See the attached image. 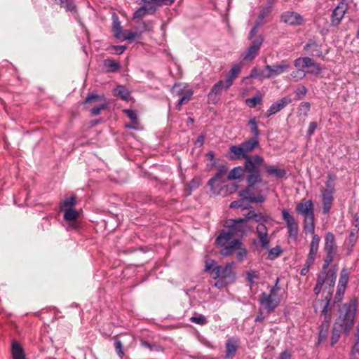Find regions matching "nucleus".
Segmentation results:
<instances>
[{
  "mask_svg": "<svg viewBox=\"0 0 359 359\" xmlns=\"http://www.w3.org/2000/svg\"><path fill=\"white\" fill-rule=\"evenodd\" d=\"M259 146V140L252 137L238 145L229 147L228 158L230 160L245 159V169L250 173L247 178V187L239 192V196L250 192L262 191L261 186H265L267 189L268 182L263 180L260 171L264 162V158L258 154L248 155Z\"/></svg>",
  "mask_w": 359,
  "mask_h": 359,
  "instance_id": "1",
  "label": "nucleus"
},
{
  "mask_svg": "<svg viewBox=\"0 0 359 359\" xmlns=\"http://www.w3.org/2000/svg\"><path fill=\"white\" fill-rule=\"evenodd\" d=\"M324 248L326 252V257L324 259L322 270L317 276L316 284L313 288V292L316 296L320 293L324 284L332 287L336 282L337 266L334 265L332 269H330L328 268L337 253L335 238L332 232H328L325 236Z\"/></svg>",
  "mask_w": 359,
  "mask_h": 359,
  "instance_id": "2",
  "label": "nucleus"
},
{
  "mask_svg": "<svg viewBox=\"0 0 359 359\" xmlns=\"http://www.w3.org/2000/svg\"><path fill=\"white\" fill-rule=\"evenodd\" d=\"M357 304V299H353L339 308V315L334 321L332 331V346H334L338 342L342 332L346 334L349 333L354 323Z\"/></svg>",
  "mask_w": 359,
  "mask_h": 359,
  "instance_id": "3",
  "label": "nucleus"
},
{
  "mask_svg": "<svg viewBox=\"0 0 359 359\" xmlns=\"http://www.w3.org/2000/svg\"><path fill=\"white\" fill-rule=\"evenodd\" d=\"M234 264V262H229L224 266H220L217 265L215 261L210 260L206 263L205 271L209 272L212 278L217 280L214 286L222 289L236 280V273L233 269Z\"/></svg>",
  "mask_w": 359,
  "mask_h": 359,
  "instance_id": "4",
  "label": "nucleus"
},
{
  "mask_svg": "<svg viewBox=\"0 0 359 359\" xmlns=\"http://www.w3.org/2000/svg\"><path fill=\"white\" fill-rule=\"evenodd\" d=\"M247 223L246 219H230L226 222V226L228 227V231H222L220 234L216 238L215 243L217 245H225L231 242L234 235L243 236L247 231L245 224Z\"/></svg>",
  "mask_w": 359,
  "mask_h": 359,
  "instance_id": "5",
  "label": "nucleus"
},
{
  "mask_svg": "<svg viewBox=\"0 0 359 359\" xmlns=\"http://www.w3.org/2000/svg\"><path fill=\"white\" fill-rule=\"evenodd\" d=\"M296 71L291 73V76L296 81L304 79L306 74L318 75L322 71L320 64L309 57H302L294 60Z\"/></svg>",
  "mask_w": 359,
  "mask_h": 359,
  "instance_id": "6",
  "label": "nucleus"
},
{
  "mask_svg": "<svg viewBox=\"0 0 359 359\" xmlns=\"http://www.w3.org/2000/svg\"><path fill=\"white\" fill-rule=\"evenodd\" d=\"M296 212L304 217V231L306 233H314L315 231V216L313 203L312 200H308L304 203L300 202L297 204Z\"/></svg>",
  "mask_w": 359,
  "mask_h": 359,
  "instance_id": "7",
  "label": "nucleus"
},
{
  "mask_svg": "<svg viewBox=\"0 0 359 359\" xmlns=\"http://www.w3.org/2000/svg\"><path fill=\"white\" fill-rule=\"evenodd\" d=\"M335 175H328L325 187L320 189V198L323 203V213L324 215L328 214L332 208L335 191Z\"/></svg>",
  "mask_w": 359,
  "mask_h": 359,
  "instance_id": "8",
  "label": "nucleus"
},
{
  "mask_svg": "<svg viewBox=\"0 0 359 359\" xmlns=\"http://www.w3.org/2000/svg\"><path fill=\"white\" fill-rule=\"evenodd\" d=\"M325 285V289L328 288V293L323 299H316L313 302V308L316 312L318 309L321 308L320 315L323 318L332 319V309L335 303L332 304L331 300L334 287H331L327 284Z\"/></svg>",
  "mask_w": 359,
  "mask_h": 359,
  "instance_id": "9",
  "label": "nucleus"
},
{
  "mask_svg": "<svg viewBox=\"0 0 359 359\" xmlns=\"http://www.w3.org/2000/svg\"><path fill=\"white\" fill-rule=\"evenodd\" d=\"M227 171L228 167L226 165H220L216 174L209 180L208 184L210 186L212 194L216 195H223Z\"/></svg>",
  "mask_w": 359,
  "mask_h": 359,
  "instance_id": "10",
  "label": "nucleus"
},
{
  "mask_svg": "<svg viewBox=\"0 0 359 359\" xmlns=\"http://www.w3.org/2000/svg\"><path fill=\"white\" fill-rule=\"evenodd\" d=\"M219 246L223 248L220 254L224 257L230 256L236 251L238 262H242L247 257L248 251L243 246V243L238 239L234 238L228 244Z\"/></svg>",
  "mask_w": 359,
  "mask_h": 359,
  "instance_id": "11",
  "label": "nucleus"
},
{
  "mask_svg": "<svg viewBox=\"0 0 359 359\" xmlns=\"http://www.w3.org/2000/svg\"><path fill=\"white\" fill-rule=\"evenodd\" d=\"M269 220V217L264 216L260 212H256L253 221L259 223L256 228L257 233L261 244L264 249H269V239L268 238V230L266 226L264 224Z\"/></svg>",
  "mask_w": 359,
  "mask_h": 359,
  "instance_id": "12",
  "label": "nucleus"
},
{
  "mask_svg": "<svg viewBox=\"0 0 359 359\" xmlns=\"http://www.w3.org/2000/svg\"><path fill=\"white\" fill-rule=\"evenodd\" d=\"M259 302L261 308L266 310L267 314H271L280 305V297L279 295L271 294L263 292L259 295Z\"/></svg>",
  "mask_w": 359,
  "mask_h": 359,
  "instance_id": "13",
  "label": "nucleus"
},
{
  "mask_svg": "<svg viewBox=\"0 0 359 359\" xmlns=\"http://www.w3.org/2000/svg\"><path fill=\"white\" fill-rule=\"evenodd\" d=\"M64 212V220L66 222L65 227L67 231H77L81 229V224L78 220L79 212L74 208H66Z\"/></svg>",
  "mask_w": 359,
  "mask_h": 359,
  "instance_id": "14",
  "label": "nucleus"
},
{
  "mask_svg": "<svg viewBox=\"0 0 359 359\" xmlns=\"http://www.w3.org/2000/svg\"><path fill=\"white\" fill-rule=\"evenodd\" d=\"M282 219L285 222L287 229L288 236L296 239L299 233L298 222L294 215L287 209L283 208L281 210Z\"/></svg>",
  "mask_w": 359,
  "mask_h": 359,
  "instance_id": "15",
  "label": "nucleus"
},
{
  "mask_svg": "<svg viewBox=\"0 0 359 359\" xmlns=\"http://www.w3.org/2000/svg\"><path fill=\"white\" fill-rule=\"evenodd\" d=\"M262 191L263 189L259 192H250L241 196L242 199L232 201L229 207L231 208H243L244 201H248L251 203H263L265 201L266 197L260 194Z\"/></svg>",
  "mask_w": 359,
  "mask_h": 359,
  "instance_id": "16",
  "label": "nucleus"
},
{
  "mask_svg": "<svg viewBox=\"0 0 359 359\" xmlns=\"http://www.w3.org/2000/svg\"><path fill=\"white\" fill-rule=\"evenodd\" d=\"M266 71L264 76L266 79L276 77L286 72L290 69V63L287 60H282L278 64L275 65H266L264 67Z\"/></svg>",
  "mask_w": 359,
  "mask_h": 359,
  "instance_id": "17",
  "label": "nucleus"
},
{
  "mask_svg": "<svg viewBox=\"0 0 359 359\" xmlns=\"http://www.w3.org/2000/svg\"><path fill=\"white\" fill-rule=\"evenodd\" d=\"M347 10L348 4L345 2V0H342L333 10L331 14L332 26L337 27L341 23Z\"/></svg>",
  "mask_w": 359,
  "mask_h": 359,
  "instance_id": "18",
  "label": "nucleus"
},
{
  "mask_svg": "<svg viewBox=\"0 0 359 359\" xmlns=\"http://www.w3.org/2000/svg\"><path fill=\"white\" fill-rule=\"evenodd\" d=\"M264 37L262 35L258 36L254 39L250 46L243 54L245 60H252L258 55L259 50L263 43Z\"/></svg>",
  "mask_w": 359,
  "mask_h": 359,
  "instance_id": "19",
  "label": "nucleus"
},
{
  "mask_svg": "<svg viewBox=\"0 0 359 359\" xmlns=\"http://www.w3.org/2000/svg\"><path fill=\"white\" fill-rule=\"evenodd\" d=\"M292 102V98L290 96H285L282 97L281 99L277 100L276 102L273 103L269 109L266 111L265 116L269 118L276 113L280 111L283 109H284L287 105L290 104Z\"/></svg>",
  "mask_w": 359,
  "mask_h": 359,
  "instance_id": "20",
  "label": "nucleus"
},
{
  "mask_svg": "<svg viewBox=\"0 0 359 359\" xmlns=\"http://www.w3.org/2000/svg\"><path fill=\"white\" fill-rule=\"evenodd\" d=\"M230 87H227L225 81L219 80L213 85L211 90L208 93V97L213 103H216L218 100V96L221 95L223 91H226Z\"/></svg>",
  "mask_w": 359,
  "mask_h": 359,
  "instance_id": "21",
  "label": "nucleus"
},
{
  "mask_svg": "<svg viewBox=\"0 0 359 359\" xmlns=\"http://www.w3.org/2000/svg\"><path fill=\"white\" fill-rule=\"evenodd\" d=\"M281 20L290 25H300L303 21V18L296 12L287 11L281 15Z\"/></svg>",
  "mask_w": 359,
  "mask_h": 359,
  "instance_id": "22",
  "label": "nucleus"
},
{
  "mask_svg": "<svg viewBox=\"0 0 359 359\" xmlns=\"http://www.w3.org/2000/svg\"><path fill=\"white\" fill-rule=\"evenodd\" d=\"M320 241V236L317 234H313L311 242L310 243V250L306 259L314 262L318 250Z\"/></svg>",
  "mask_w": 359,
  "mask_h": 359,
  "instance_id": "23",
  "label": "nucleus"
},
{
  "mask_svg": "<svg viewBox=\"0 0 359 359\" xmlns=\"http://www.w3.org/2000/svg\"><path fill=\"white\" fill-rule=\"evenodd\" d=\"M304 50L313 56L321 57L323 55L320 45L313 39L309 40L304 46Z\"/></svg>",
  "mask_w": 359,
  "mask_h": 359,
  "instance_id": "24",
  "label": "nucleus"
},
{
  "mask_svg": "<svg viewBox=\"0 0 359 359\" xmlns=\"http://www.w3.org/2000/svg\"><path fill=\"white\" fill-rule=\"evenodd\" d=\"M242 66L240 64L234 65L226 76V83L227 87H231L233 83V81L238 77L241 72Z\"/></svg>",
  "mask_w": 359,
  "mask_h": 359,
  "instance_id": "25",
  "label": "nucleus"
},
{
  "mask_svg": "<svg viewBox=\"0 0 359 359\" xmlns=\"http://www.w3.org/2000/svg\"><path fill=\"white\" fill-rule=\"evenodd\" d=\"M246 172V179L248 176L250 174L246 169L245 164L243 167L238 166L233 168L228 174L227 179L229 180H235L241 178L244 173Z\"/></svg>",
  "mask_w": 359,
  "mask_h": 359,
  "instance_id": "26",
  "label": "nucleus"
},
{
  "mask_svg": "<svg viewBox=\"0 0 359 359\" xmlns=\"http://www.w3.org/2000/svg\"><path fill=\"white\" fill-rule=\"evenodd\" d=\"M61 8H64L67 11L71 12L73 15L77 14L76 6L74 0H52Z\"/></svg>",
  "mask_w": 359,
  "mask_h": 359,
  "instance_id": "27",
  "label": "nucleus"
},
{
  "mask_svg": "<svg viewBox=\"0 0 359 359\" xmlns=\"http://www.w3.org/2000/svg\"><path fill=\"white\" fill-rule=\"evenodd\" d=\"M103 67L107 73H115L120 70L121 64L116 60L107 58L103 61Z\"/></svg>",
  "mask_w": 359,
  "mask_h": 359,
  "instance_id": "28",
  "label": "nucleus"
},
{
  "mask_svg": "<svg viewBox=\"0 0 359 359\" xmlns=\"http://www.w3.org/2000/svg\"><path fill=\"white\" fill-rule=\"evenodd\" d=\"M11 353L13 359H25L22 346L15 340L12 341Z\"/></svg>",
  "mask_w": 359,
  "mask_h": 359,
  "instance_id": "29",
  "label": "nucleus"
},
{
  "mask_svg": "<svg viewBox=\"0 0 359 359\" xmlns=\"http://www.w3.org/2000/svg\"><path fill=\"white\" fill-rule=\"evenodd\" d=\"M238 348V341L234 338L229 339L226 342L225 358H229L236 353Z\"/></svg>",
  "mask_w": 359,
  "mask_h": 359,
  "instance_id": "30",
  "label": "nucleus"
},
{
  "mask_svg": "<svg viewBox=\"0 0 359 359\" xmlns=\"http://www.w3.org/2000/svg\"><path fill=\"white\" fill-rule=\"evenodd\" d=\"M265 172L271 176H274L276 178H283L286 175V171L284 169H280L276 165H267L265 167Z\"/></svg>",
  "mask_w": 359,
  "mask_h": 359,
  "instance_id": "31",
  "label": "nucleus"
},
{
  "mask_svg": "<svg viewBox=\"0 0 359 359\" xmlns=\"http://www.w3.org/2000/svg\"><path fill=\"white\" fill-rule=\"evenodd\" d=\"M177 95H182V97L179 99L178 103L176 106L177 109L180 110L182 105L188 102L191 100L193 95V91L191 90H187L184 92L182 89H180L177 91Z\"/></svg>",
  "mask_w": 359,
  "mask_h": 359,
  "instance_id": "32",
  "label": "nucleus"
},
{
  "mask_svg": "<svg viewBox=\"0 0 359 359\" xmlns=\"http://www.w3.org/2000/svg\"><path fill=\"white\" fill-rule=\"evenodd\" d=\"M201 184V179L199 177H194L187 184V187L185 189V193L187 196H189L191 194V192L194 190L198 189Z\"/></svg>",
  "mask_w": 359,
  "mask_h": 359,
  "instance_id": "33",
  "label": "nucleus"
},
{
  "mask_svg": "<svg viewBox=\"0 0 359 359\" xmlns=\"http://www.w3.org/2000/svg\"><path fill=\"white\" fill-rule=\"evenodd\" d=\"M142 2L144 3L143 6L147 10V13H149V15H152L155 13L157 8L160 7L159 2L156 1V0H141Z\"/></svg>",
  "mask_w": 359,
  "mask_h": 359,
  "instance_id": "34",
  "label": "nucleus"
},
{
  "mask_svg": "<svg viewBox=\"0 0 359 359\" xmlns=\"http://www.w3.org/2000/svg\"><path fill=\"white\" fill-rule=\"evenodd\" d=\"M307 92L308 89L305 86L299 84L293 92L294 97L292 100L294 101L301 100L306 96Z\"/></svg>",
  "mask_w": 359,
  "mask_h": 359,
  "instance_id": "35",
  "label": "nucleus"
},
{
  "mask_svg": "<svg viewBox=\"0 0 359 359\" xmlns=\"http://www.w3.org/2000/svg\"><path fill=\"white\" fill-rule=\"evenodd\" d=\"M140 341L142 348H147L150 351L161 352L163 351V348L159 344L150 343L144 339H141Z\"/></svg>",
  "mask_w": 359,
  "mask_h": 359,
  "instance_id": "36",
  "label": "nucleus"
},
{
  "mask_svg": "<svg viewBox=\"0 0 359 359\" xmlns=\"http://www.w3.org/2000/svg\"><path fill=\"white\" fill-rule=\"evenodd\" d=\"M114 95L121 97L123 100H128L130 96V92L123 86H118L114 88Z\"/></svg>",
  "mask_w": 359,
  "mask_h": 359,
  "instance_id": "37",
  "label": "nucleus"
},
{
  "mask_svg": "<svg viewBox=\"0 0 359 359\" xmlns=\"http://www.w3.org/2000/svg\"><path fill=\"white\" fill-rule=\"evenodd\" d=\"M248 124L251 127V133L253 135L252 138H256L259 140V136L260 135V130L258 128V122L257 121L256 117H252L248 121Z\"/></svg>",
  "mask_w": 359,
  "mask_h": 359,
  "instance_id": "38",
  "label": "nucleus"
},
{
  "mask_svg": "<svg viewBox=\"0 0 359 359\" xmlns=\"http://www.w3.org/2000/svg\"><path fill=\"white\" fill-rule=\"evenodd\" d=\"M113 32L114 33L115 38L118 39H121V34H122V27L121 26V23L118 20V18L116 15H114V20L112 23Z\"/></svg>",
  "mask_w": 359,
  "mask_h": 359,
  "instance_id": "39",
  "label": "nucleus"
},
{
  "mask_svg": "<svg viewBox=\"0 0 359 359\" xmlns=\"http://www.w3.org/2000/svg\"><path fill=\"white\" fill-rule=\"evenodd\" d=\"M358 230L352 229L350 231L349 237L348 239V245L349 246L348 254H350L352 251L353 246L355 245L358 241Z\"/></svg>",
  "mask_w": 359,
  "mask_h": 359,
  "instance_id": "40",
  "label": "nucleus"
},
{
  "mask_svg": "<svg viewBox=\"0 0 359 359\" xmlns=\"http://www.w3.org/2000/svg\"><path fill=\"white\" fill-rule=\"evenodd\" d=\"M76 203V198L74 196L66 197L63 202L60 204V208L61 210H65L66 208H74Z\"/></svg>",
  "mask_w": 359,
  "mask_h": 359,
  "instance_id": "41",
  "label": "nucleus"
},
{
  "mask_svg": "<svg viewBox=\"0 0 359 359\" xmlns=\"http://www.w3.org/2000/svg\"><path fill=\"white\" fill-rule=\"evenodd\" d=\"M349 279V273L346 268L342 269L340 273V277L339 279L338 285L340 287H346L347 286L348 282Z\"/></svg>",
  "mask_w": 359,
  "mask_h": 359,
  "instance_id": "42",
  "label": "nucleus"
},
{
  "mask_svg": "<svg viewBox=\"0 0 359 359\" xmlns=\"http://www.w3.org/2000/svg\"><path fill=\"white\" fill-rule=\"evenodd\" d=\"M190 321L191 323H196L200 325H204L208 323V320L206 317L202 314H198L195 313L194 316L190 318Z\"/></svg>",
  "mask_w": 359,
  "mask_h": 359,
  "instance_id": "43",
  "label": "nucleus"
},
{
  "mask_svg": "<svg viewBox=\"0 0 359 359\" xmlns=\"http://www.w3.org/2000/svg\"><path fill=\"white\" fill-rule=\"evenodd\" d=\"M311 109V103L309 102H302L298 107V113L300 116H307Z\"/></svg>",
  "mask_w": 359,
  "mask_h": 359,
  "instance_id": "44",
  "label": "nucleus"
},
{
  "mask_svg": "<svg viewBox=\"0 0 359 359\" xmlns=\"http://www.w3.org/2000/svg\"><path fill=\"white\" fill-rule=\"evenodd\" d=\"M126 46L111 45L109 46L106 50L111 54L121 55L126 50Z\"/></svg>",
  "mask_w": 359,
  "mask_h": 359,
  "instance_id": "45",
  "label": "nucleus"
},
{
  "mask_svg": "<svg viewBox=\"0 0 359 359\" xmlns=\"http://www.w3.org/2000/svg\"><path fill=\"white\" fill-rule=\"evenodd\" d=\"M262 98L261 96H255L252 98H248L245 100L246 104L250 108H255L257 104H261Z\"/></svg>",
  "mask_w": 359,
  "mask_h": 359,
  "instance_id": "46",
  "label": "nucleus"
},
{
  "mask_svg": "<svg viewBox=\"0 0 359 359\" xmlns=\"http://www.w3.org/2000/svg\"><path fill=\"white\" fill-rule=\"evenodd\" d=\"M265 74L266 73H264V72H259L257 67H254L251 70L250 76L243 78V81L245 82V80L248 79L249 78H255V79H266L265 77H264Z\"/></svg>",
  "mask_w": 359,
  "mask_h": 359,
  "instance_id": "47",
  "label": "nucleus"
},
{
  "mask_svg": "<svg viewBox=\"0 0 359 359\" xmlns=\"http://www.w3.org/2000/svg\"><path fill=\"white\" fill-rule=\"evenodd\" d=\"M140 34L145 32H151L153 29L151 21H142L139 26Z\"/></svg>",
  "mask_w": 359,
  "mask_h": 359,
  "instance_id": "48",
  "label": "nucleus"
},
{
  "mask_svg": "<svg viewBox=\"0 0 359 359\" xmlns=\"http://www.w3.org/2000/svg\"><path fill=\"white\" fill-rule=\"evenodd\" d=\"M281 252L282 250L280 247L277 245L269 251L268 259L270 260H273L277 258L281 254Z\"/></svg>",
  "mask_w": 359,
  "mask_h": 359,
  "instance_id": "49",
  "label": "nucleus"
},
{
  "mask_svg": "<svg viewBox=\"0 0 359 359\" xmlns=\"http://www.w3.org/2000/svg\"><path fill=\"white\" fill-rule=\"evenodd\" d=\"M121 36H122L121 39L123 41L131 40V39H134L135 37H137L138 36V33L132 32V31H130L128 29H125V30L122 31Z\"/></svg>",
  "mask_w": 359,
  "mask_h": 359,
  "instance_id": "50",
  "label": "nucleus"
},
{
  "mask_svg": "<svg viewBox=\"0 0 359 359\" xmlns=\"http://www.w3.org/2000/svg\"><path fill=\"white\" fill-rule=\"evenodd\" d=\"M114 348H115V350H116L118 355L122 359L123 358V355H124V351H123V344L118 339H115Z\"/></svg>",
  "mask_w": 359,
  "mask_h": 359,
  "instance_id": "51",
  "label": "nucleus"
},
{
  "mask_svg": "<svg viewBox=\"0 0 359 359\" xmlns=\"http://www.w3.org/2000/svg\"><path fill=\"white\" fill-rule=\"evenodd\" d=\"M149 13H147L145 8L142 6L140 8H139L133 15V19H138L144 17L146 15H148Z\"/></svg>",
  "mask_w": 359,
  "mask_h": 359,
  "instance_id": "52",
  "label": "nucleus"
},
{
  "mask_svg": "<svg viewBox=\"0 0 359 359\" xmlns=\"http://www.w3.org/2000/svg\"><path fill=\"white\" fill-rule=\"evenodd\" d=\"M123 112L128 116V117L133 123L137 124L138 123L136 111L131 109H124Z\"/></svg>",
  "mask_w": 359,
  "mask_h": 359,
  "instance_id": "53",
  "label": "nucleus"
},
{
  "mask_svg": "<svg viewBox=\"0 0 359 359\" xmlns=\"http://www.w3.org/2000/svg\"><path fill=\"white\" fill-rule=\"evenodd\" d=\"M107 104L103 103L98 107H95L92 108L90 110V114L92 116L99 115L102 110H105V109H107Z\"/></svg>",
  "mask_w": 359,
  "mask_h": 359,
  "instance_id": "54",
  "label": "nucleus"
},
{
  "mask_svg": "<svg viewBox=\"0 0 359 359\" xmlns=\"http://www.w3.org/2000/svg\"><path fill=\"white\" fill-rule=\"evenodd\" d=\"M346 289V287H340L339 286H337V290L334 297V303L340 302L342 300Z\"/></svg>",
  "mask_w": 359,
  "mask_h": 359,
  "instance_id": "55",
  "label": "nucleus"
},
{
  "mask_svg": "<svg viewBox=\"0 0 359 359\" xmlns=\"http://www.w3.org/2000/svg\"><path fill=\"white\" fill-rule=\"evenodd\" d=\"M103 98V96H100L96 94H89L86 98L85 103L96 102Z\"/></svg>",
  "mask_w": 359,
  "mask_h": 359,
  "instance_id": "56",
  "label": "nucleus"
},
{
  "mask_svg": "<svg viewBox=\"0 0 359 359\" xmlns=\"http://www.w3.org/2000/svg\"><path fill=\"white\" fill-rule=\"evenodd\" d=\"M259 275L257 271H250L247 273V279L250 283H253L255 279H259Z\"/></svg>",
  "mask_w": 359,
  "mask_h": 359,
  "instance_id": "57",
  "label": "nucleus"
},
{
  "mask_svg": "<svg viewBox=\"0 0 359 359\" xmlns=\"http://www.w3.org/2000/svg\"><path fill=\"white\" fill-rule=\"evenodd\" d=\"M331 321L332 319L330 318H323V320L320 326V330L327 333Z\"/></svg>",
  "mask_w": 359,
  "mask_h": 359,
  "instance_id": "58",
  "label": "nucleus"
},
{
  "mask_svg": "<svg viewBox=\"0 0 359 359\" xmlns=\"http://www.w3.org/2000/svg\"><path fill=\"white\" fill-rule=\"evenodd\" d=\"M280 278H277L275 281V285L270 289L269 293L274 295H278V292L280 290V287L279 286Z\"/></svg>",
  "mask_w": 359,
  "mask_h": 359,
  "instance_id": "59",
  "label": "nucleus"
},
{
  "mask_svg": "<svg viewBox=\"0 0 359 359\" xmlns=\"http://www.w3.org/2000/svg\"><path fill=\"white\" fill-rule=\"evenodd\" d=\"M313 262H310L309 260L306 259L304 264L303 268L302 269V270L300 271V274L302 276H306L307 274V273L309 272V269H310L311 266L313 264Z\"/></svg>",
  "mask_w": 359,
  "mask_h": 359,
  "instance_id": "60",
  "label": "nucleus"
},
{
  "mask_svg": "<svg viewBox=\"0 0 359 359\" xmlns=\"http://www.w3.org/2000/svg\"><path fill=\"white\" fill-rule=\"evenodd\" d=\"M237 188H238V186L236 185L235 184L225 185V188L223 191V194L226 195L227 193L232 194L236 190Z\"/></svg>",
  "mask_w": 359,
  "mask_h": 359,
  "instance_id": "61",
  "label": "nucleus"
},
{
  "mask_svg": "<svg viewBox=\"0 0 359 359\" xmlns=\"http://www.w3.org/2000/svg\"><path fill=\"white\" fill-rule=\"evenodd\" d=\"M318 127V124L315 121H312L309 123V128L307 130V135L308 136L311 137L315 133V130H316Z\"/></svg>",
  "mask_w": 359,
  "mask_h": 359,
  "instance_id": "62",
  "label": "nucleus"
},
{
  "mask_svg": "<svg viewBox=\"0 0 359 359\" xmlns=\"http://www.w3.org/2000/svg\"><path fill=\"white\" fill-rule=\"evenodd\" d=\"M261 27L260 22H255L252 28L251 29L249 35H248V39H252V37L257 34L259 27Z\"/></svg>",
  "mask_w": 359,
  "mask_h": 359,
  "instance_id": "63",
  "label": "nucleus"
},
{
  "mask_svg": "<svg viewBox=\"0 0 359 359\" xmlns=\"http://www.w3.org/2000/svg\"><path fill=\"white\" fill-rule=\"evenodd\" d=\"M291 358H292V354L287 350H285V351L281 352L280 354V359H291Z\"/></svg>",
  "mask_w": 359,
  "mask_h": 359,
  "instance_id": "64",
  "label": "nucleus"
}]
</instances>
